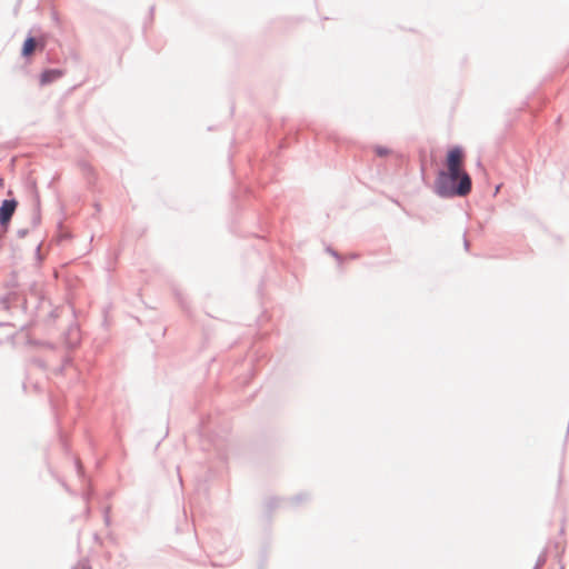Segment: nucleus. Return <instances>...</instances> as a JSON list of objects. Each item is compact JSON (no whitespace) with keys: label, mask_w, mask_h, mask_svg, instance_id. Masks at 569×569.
Returning <instances> with one entry per match:
<instances>
[{"label":"nucleus","mask_w":569,"mask_h":569,"mask_svg":"<svg viewBox=\"0 0 569 569\" xmlns=\"http://www.w3.org/2000/svg\"><path fill=\"white\" fill-rule=\"evenodd\" d=\"M472 190V179L467 171L440 169L435 180L433 191L442 199L467 197Z\"/></svg>","instance_id":"1"},{"label":"nucleus","mask_w":569,"mask_h":569,"mask_svg":"<svg viewBox=\"0 0 569 569\" xmlns=\"http://www.w3.org/2000/svg\"><path fill=\"white\" fill-rule=\"evenodd\" d=\"M30 300L34 301V307L30 311V315L32 317V320L29 323H26L21 326V330L29 329L33 323V318L39 317V310L43 309L46 306L50 307L49 302L41 296L38 295V292L32 291L30 295V299L22 296L17 290H10L4 296L0 297V305L4 310H10L13 307H19L22 312L27 313L29 310V303Z\"/></svg>","instance_id":"2"},{"label":"nucleus","mask_w":569,"mask_h":569,"mask_svg":"<svg viewBox=\"0 0 569 569\" xmlns=\"http://www.w3.org/2000/svg\"><path fill=\"white\" fill-rule=\"evenodd\" d=\"M18 200L16 198L3 199L0 204V228L8 231L12 217L18 208Z\"/></svg>","instance_id":"3"},{"label":"nucleus","mask_w":569,"mask_h":569,"mask_svg":"<svg viewBox=\"0 0 569 569\" xmlns=\"http://www.w3.org/2000/svg\"><path fill=\"white\" fill-rule=\"evenodd\" d=\"M465 158V150L461 146H453L448 149L445 159V168L447 170L466 171L462 168V160Z\"/></svg>","instance_id":"4"},{"label":"nucleus","mask_w":569,"mask_h":569,"mask_svg":"<svg viewBox=\"0 0 569 569\" xmlns=\"http://www.w3.org/2000/svg\"><path fill=\"white\" fill-rule=\"evenodd\" d=\"M63 74L62 70L61 69H57V68H48V69H44L41 73H40V78H39V81H40V84L41 86H47V84H50L52 83L53 81L58 80L59 78H61Z\"/></svg>","instance_id":"5"},{"label":"nucleus","mask_w":569,"mask_h":569,"mask_svg":"<svg viewBox=\"0 0 569 569\" xmlns=\"http://www.w3.org/2000/svg\"><path fill=\"white\" fill-rule=\"evenodd\" d=\"M69 350H74L80 345V332L78 327H70L64 337Z\"/></svg>","instance_id":"6"},{"label":"nucleus","mask_w":569,"mask_h":569,"mask_svg":"<svg viewBox=\"0 0 569 569\" xmlns=\"http://www.w3.org/2000/svg\"><path fill=\"white\" fill-rule=\"evenodd\" d=\"M32 192H33V214L31 218V224L32 227H37L41 221V214H40V196L38 193L36 183L32 182Z\"/></svg>","instance_id":"7"},{"label":"nucleus","mask_w":569,"mask_h":569,"mask_svg":"<svg viewBox=\"0 0 569 569\" xmlns=\"http://www.w3.org/2000/svg\"><path fill=\"white\" fill-rule=\"evenodd\" d=\"M36 43V38L29 33L22 43L21 56L26 59L30 58L34 51Z\"/></svg>","instance_id":"8"},{"label":"nucleus","mask_w":569,"mask_h":569,"mask_svg":"<svg viewBox=\"0 0 569 569\" xmlns=\"http://www.w3.org/2000/svg\"><path fill=\"white\" fill-rule=\"evenodd\" d=\"M307 500H309L308 493H298V495L287 499L286 502H288L292 506H298L299 503L307 501Z\"/></svg>","instance_id":"9"},{"label":"nucleus","mask_w":569,"mask_h":569,"mask_svg":"<svg viewBox=\"0 0 569 569\" xmlns=\"http://www.w3.org/2000/svg\"><path fill=\"white\" fill-rule=\"evenodd\" d=\"M283 501H284L283 499H280L277 497H270L266 501V507H267L268 511H272L273 509L278 508L281 505V502H283Z\"/></svg>","instance_id":"10"},{"label":"nucleus","mask_w":569,"mask_h":569,"mask_svg":"<svg viewBox=\"0 0 569 569\" xmlns=\"http://www.w3.org/2000/svg\"><path fill=\"white\" fill-rule=\"evenodd\" d=\"M326 251H327L331 257H333V258L337 260V262H338L339 264H341V263H342V261H343V259H345V258H343V256H342L341 253H339L336 249H333L332 247L328 246V247L326 248Z\"/></svg>","instance_id":"11"},{"label":"nucleus","mask_w":569,"mask_h":569,"mask_svg":"<svg viewBox=\"0 0 569 569\" xmlns=\"http://www.w3.org/2000/svg\"><path fill=\"white\" fill-rule=\"evenodd\" d=\"M546 561H547V550H543L539 555L533 569H540L546 563Z\"/></svg>","instance_id":"12"},{"label":"nucleus","mask_w":569,"mask_h":569,"mask_svg":"<svg viewBox=\"0 0 569 569\" xmlns=\"http://www.w3.org/2000/svg\"><path fill=\"white\" fill-rule=\"evenodd\" d=\"M375 152L378 157H386L388 154H390V149L385 147V146H376L375 147Z\"/></svg>","instance_id":"13"},{"label":"nucleus","mask_w":569,"mask_h":569,"mask_svg":"<svg viewBox=\"0 0 569 569\" xmlns=\"http://www.w3.org/2000/svg\"><path fill=\"white\" fill-rule=\"evenodd\" d=\"M8 289H14L18 287L17 273L12 272L10 280L6 283Z\"/></svg>","instance_id":"14"},{"label":"nucleus","mask_w":569,"mask_h":569,"mask_svg":"<svg viewBox=\"0 0 569 569\" xmlns=\"http://www.w3.org/2000/svg\"><path fill=\"white\" fill-rule=\"evenodd\" d=\"M72 365V358L70 356H67L63 358L62 360V366L61 368L59 369V372H63V370L68 367V366H71Z\"/></svg>","instance_id":"15"},{"label":"nucleus","mask_w":569,"mask_h":569,"mask_svg":"<svg viewBox=\"0 0 569 569\" xmlns=\"http://www.w3.org/2000/svg\"><path fill=\"white\" fill-rule=\"evenodd\" d=\"M28 233H29V229L22 228L17 231V237L22 239V238L27 237Z\"/></svg>","instance_id":"16"},{"label":"nucleus","mask_w":569,"mask_h":569,"mask_svg":"<svg viewBox=\"0 0 569 569\" xmlns=\"http://www.w3.org/2000/svg\"><path fill=\"white\" fill-rule=\"evenodd\" d=\"M27 342L31 346H37V347H40V346L42 347V345H43V341L32 339V338H28Z\"/></svg>","instance_id":"17"},{"label":"nucleus","mask_w":569,"mask_h":569,"mask_svg":"<svg viewBox=\"0 0 569 569\" xmlns=\"http://www.w3.org/2000/svg\"><path fill=\"white\" fill-rule=\"evenodd\" d=\"M110 507H107L106 510H104V515H103V519H104V522L107 526L110 525Z\"/></svg>","instance_id":"18"},{"label":"nucleus","mask_w":569,"mask_h":569,"mask_svg":"<svg viewBox=\"0 0 569 569\" xmlns=\"http://www.w3.org/2000/svg\"><path fill=\"white\" fill-rule=\"evenodd\" d=\"M76 468H77V472L79 473V476H82L83 475V468L80 463L79 460H76Z\"/></svg>","instance_id":"19"},{"label":"nucleus","mask_w":569,"mask_h":569,"mask_svg":"<svg viewBox=\"0 0 569 569\" xmlns=\"http://www.w3.org/2000/svg\"><path fill=\"white\" fill-rule=\"evenodd\" d=\"M56 317H57V315H56V310L50 309V310L48 311V318H49L50 320H53Z\"/></svg>","instance_id":"20"},{"label":"nucleus","mask_w":569,"mask_h":569,"mask_svg":"<svg viewBox=\"0 0 569 569\" xmlns=\"http://www.w3.org/2000/svg\"><path fill=\"white\" fill-rule=\"evenodd\" d=\"M42 347H46V348H49V349H53L54 348V346L51 342H43Z\"/></svg>","instance_id":"21"},{"label":"nucleus","mask_w":569,"mask_h":569,"mask_svg":"<svg viewBox=\"0 0 569 569\" xmlns=\"http://www.w3.org/2000/svg\"><path fill=\"white\" fill-rule=\"evenodd\" d=\"M463 247H465V249H466L467 251L469 250L470 243H469V241H468L466 238H465V240H463Z\"/></svg>","instance_id":"22"},{"label":"nucleus","mask_w":569,"mask_h":569,"mask_svg":"<svg viewBox=\"0 0 569 569\" xmlns=\"http://www.w3.org/2000/svg\"><path fill=\"white\" fill-rule=\"evenodd\" d=\"M7 232L8 231H4L3 229L0 228V241H2Z\"/></svg>","instance_id":"23"},{"label":"nucleus","mask_w":569,"mask_h":569,"mask_svg":"<svg viewBox=\"0 0 569 569\" xmlns=\"http://www.w3.org/2000/svg\"><path fill=\"white\" fill-rule=\"evenodd\" d=\"M34 362H36L38 366H40V367H44L43 361H42V360H40V359L34 360Z\"/></svg>","instance_id":"24"},{"label":"nucleus","mask_w":569,"mask_h":569,"mask_svg":"<svg viewBox=\"0 0 569 569\" xmlns=\"http://www.w3.org/2000/svg\"><path fill=\"white\" fill-rule=\"evenodd\" d=\"M358 257H359V254H358V253H356V252H353V253L349 254V258H350V259H357Z\"/></svg>","instance_id":"25"},{"label":"nucleus","mask_w":569,"mask_h":569,"mask_svg":"<svg viewBox=\"0 0 569 569\" xmlns=\"http://www.w3.org/2000/svg\"><path fill=\"white\" fill-rule=\"evenodd\" d=\"M36 253H37V256L40 258V244L37 247V249H36Z\"/></svg>","instance_id":"26"},{"label":"nucleus","mask_w":569,"mask_h":569,"mask_svg":"<svg viewBox=\"0 0 569 569\" xmlns=\"http://www.w3.org/2000/svg\"><path fill=\"white\" fill-rule=\"evenodd\" d=\"M61 442H62V446L64 447V449H67V443L62 437H61Z\"/></svg>","instance_id":"27"},{"label":"nucleus","mask_w":569,"mask_h":569,"mask_svg":"<svg viewBox=\"0 0 569 569\" xmlns=\"http://www.w3.org/2000/svg\"><path fill=\"white\" fill-rule=\"evenodd\" d=\"M94 207H96L97 211H100V210H101V207H100V204H99V203H96V204H94Z\"/></svg>","instance_id":"28"},{"label":"nucleus","mask_w":569,"mask_h":569,"mask_svg":"<svg viewBox=\"0 0 569 569\" xmlns=\"http://www.w3.org/2000/svg\"><path fill=\"white\" fill-rule=\"evenodd\" d=\"M180 302H181L182 308L186 309V305L183 303V301L181 300Z\"/></svg>","instance_id":"29"},{"label":"nucleus","mask_w":569,"mask_h":569,"mask_svg":"<svg viewBox=\"0 0 569 569\" xmlns=\"http://www.w3.org/2000/svg\"><path fill=\"white\" fill-rule=\"evenodd\" d=\"M82 569H91V567L90 566H86Z\"/></svg>","instance_id":"30"},{"label":"nucleus","mask_w":569,"mask_h":569,"mask_svg":"<svg viewBox=\"0 0 569 569\" xmlns=\"http://www.w3.org/2000/svg\"><path fill=\"white\" fill-rule=\"evenodd\" d=\"M6 325H7V323H4V322H0V327L6 326Z\"/></svg>","instance_id":"31"},{"label":"nucleus","mask_w":569,"mask_h":569,"mask_svg":"<svg viewBox=\"0 0 569 569\" xmlns=\"http://www.w3.org/2000/svg\"><path fill=\"white\" fill-rule=\"evenodd\" d=\"M2 181H3V180H2V179H0V186L2 184Z\"/></svg>","instance_id":"32"}]
</instances>
